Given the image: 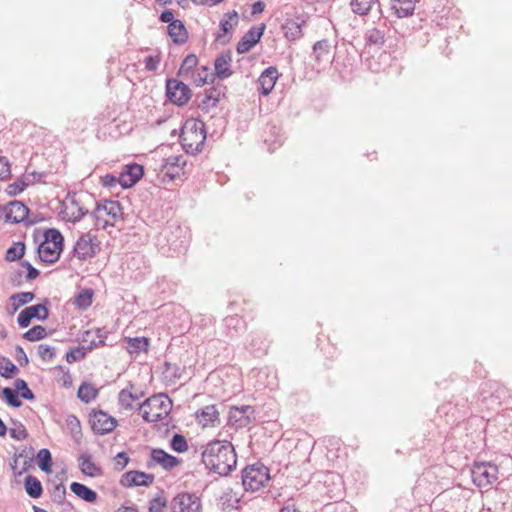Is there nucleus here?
Masks as SVG:
<instances>
[{
    "mask_svg": "<svg viewBox=\"0 0 512 512\" xmlns=\"http://www.w3.org/2000/svg\"><path fill=\"white\" fill-rule=\"evenodd\" d=\"M25 253V245L22 242H16L6 251L5 260L13 262L23 257Z\"/></svg>",
    "mask_w": 512,
    "mask_h": 512,
    "instance_id": "nucleus-35",
    "label": "nucleus"
},
{
    "mask_svg": "<svg viewBox=\"0 0 512 512\" xmlns=\"http://www.w3.org/2000/svg\"><path fill=\"white\" fill-rule=\"evenodd\" d=\"M143 175V167L139 164L126 165L120 173L119 183L124 188L132 187Z\"/></svg>",
    "mask_w": 512,
    "mask_h": 512,
    "instance_id": "nucleus-19",
    "label": "nucleus"
},
{
    "mask_svg": "<svg viewBox=\"0 0 512 512\" xmlns=\"http://www.w3.org/2000/svg\"><path fill=\"white\" fill-rule=\"evenodd\" d=\"M219 413L214 405L205 406L197 415L198 421L204 427L214 426L218 421Z\"/></svg>",
    "mask_w": 512,
    "mask_h": 512,
    "instance_id": "nucleus-27",
    "label": "nucleus"
},
{
    "mask_svg": "<svg viewBox=\"0 0 512 512\" xmlns=\"http://www.w3.org/2000/svg\"><path fill=\"white\" fill-rule=\"evenodd\" d=\"M92 430L99 435L112 432L117 426V420L104 411H94L90 416Z\"/></svg>",
    "mask_w": 512,
    "mask_h": 512,
    "instance_id": "nucleus-12",
    "label": "nucleus"
},
{
    "mask_svg": "<svg viewBox=\"0 0 512 512\" xmlns=\"http://www.w3.org/2000/svg\"><path fill=\"white\" fill-rule=\"evenodd\" d=\"M78 462L83 474L90 477H99L102 475V469L94 463L91 455L87 453L81 454Z\"/></svg>",
    "mask_w": 512,
    "mask_h": 512,
    "instance_id": "nucleus-24",
    "label": "nucleus"
},
{
    "mask_svg": "<svg viewBox=\"0 0 512 512\" xmlns=\"http://www.w3.org/2000/svg\"><path fill=\"white\" fill-rule=\"evenodd\" d=\"M18 372L17 366L8 358H3L0 363V375L3 378H12L13 374Z\"/></svg>",
    "mask_w": 512,
    "mask_h": 512,
    "instance_id": "nucleus-40",
    "label": "nucleus"
},
{
    "mask_svg": "<svg viewBox=\"0 0 512 512\" xmlns=\"http://www.w3.org/2000/svg\"><path fill=\"white\" fill-rule=\"evenodd\" d=\"M70 489L77 497L86 502L93 503L97 499L96 492L81 483L73 482Z\"/></svg>",
    "mask_w": 512,
    "mask_h": 512,
    "instance_id": "nucleus-29",
    "label": "nucleus"
},
{
    "mask_svg": "<svg viewBox=\"0 0 512 512\" xmlns=\"http://www.w3.org/2000/svg\"><path fill=\"white\" fill-rule=\"evenodd\" d=\"M63 236L59 230L51 228L44 232V240L38 247V255L42 262H56L63 250Z\"/></svg>",
    "mask_w": 512,
    "mask_h": 512,
    "instance_id": "nucleus-4",
    "label": "nucleus"
},
{
    "mask_svg": "<svg viewBox=\"0 0 512 512\" xmlns=\"http://www.w3.org/2000/svg\"><path fill=\"white\" fill-rule=\"evenodd\" d=\"M167 32L173 42L176 44H183L188 39V32L181 20L177 19L175 22L170 23V25L167 27Z\"/></svg>",
    "mask_w": 512,
    "mask_h": 512,
    "instance_id": "nucleus-25",
    "label": "nucleus"
},
{
    "mask_svg": "<svg viewBox=\"0 0 512 512\" xmlns=\"http://www.w3.org/2000/svg\"><path fill=\"white\" fill-rule=\"evenodd\" d=\"M160 63L159 57L147 56L144 60L145 68L148 71H155Z\"/></svg>",
    "mask_w": 512,
    "mask_h": 512,
    "instance_id": "nucleus-59",
    "label": "nucleus"
},
{
    "mask_svg": "<svg viewBox=\"0 0 512 512\" xmlns=\"http://www.w3.org/2000/svg\"><path fill=\"white\" fill-rule=\"evenodd\" d=\"M280 512H300L294 504H288L286 506H284Z\"/></svg>",
    "mask_w": 512,
    "mask_h": 512,
    "instance_id": "nucleus-64",
    "label": "nucleus"
},
{
    "mask_svg": "<svg viewBox=\"0 0 512 512\" xmlns=\"http://www.w3.org/2000/svg\"><path fill=\"white\" fill-rule=\"evenodd\" d=\"M15 358L20 366H26L29 363L28 357L21 346H17L15 349Z\"/></svg>",
    "mask_w": 512,
    "mask_h": 512,
    "instance_id": "nucleus-57",
    "label": "nucleus"
},
{
    "mask_svg": "<svg viewBox=\"0 0 512 512\" xmlns=\"http://www.w3.org/2000/svg\"><path fill=\"white\" fill-rule=\"evenodd\" d=\"M191 1L196 5H204V4L216 5V4L221 3L223 0H191Z\"/></svg>",
    "mask_w": 512,
    "mask_h": 512,
    "instance_id": "nucleus-63",
    "label": "nucleus"
},
{
    "mask_svg": "<svg viewBox=\"0 0 512 512\" xmlns=\"http://www.w3.org/2000/svg\"><path fill=\"white\" fill-rule=\"evenodd\" d=\"M202 462L215 474L226 476L236 467L237 457L230 442L215 440L209 442L203 450Z\"/></svg>",
    "mask_w": 512,
    "mask_h": 512,
    "instance_id": "nucleus-1",
    "label": "nucleus"
},
{
    "mask_svg": "<svg viewBox=\"0 0 512 512\" xmlns=\"http://www.w3.org/2000/svg\"><path fill=\"white\" fill-rule=\"evenodd\" d=\"M205 140L204 123L198 120H187L180 135V143L183 149L187 153L196 154L202 150Z\"/></svg>",
    "mask_w": 512,
    "mask_h": 512,
    "instance_id": "nucleus-2",
    "label": "nucleus"
},
{
    "mask_svg": "<svg viewBox=\"0 0 512 512\" xmlns=\"http://www.w3.org/2000/svg\"><path fill=\"white\" fill-rule=\"evenodd\" d=\"M166 94L171 102L177 105L186 104L191 96L189 87L176 79H169L166 83Z\"/></svg>",
    "mask_w": 512,
    "mask_h": 512,
    "instance_id": "nucleus-11",
    "label": "nucleus"
},
{
    "mask_svg": "<svg viewBox=\"0 0 512 512\" xmlns=\"http://www.w3.org/2000/svg\"><path fill=\"white\" fill-rule=\"evenodd\" d=\"M305 23L304 20L286 19L282 25V30L287 40L295 41L302 37V26Z\"/></svg>",
    "mask_w": 512,
    "mask_h": 512,
    "instance_id": "nucleus-23",
    "label": "nucleus"
},
{
    "mask_svg": "<svg viewBox=\"0 0 512 512\" xmlns=\"http://www.w3.org/2000/svg\"><path fill=\"white\" fill-rule=\"evenodd\" d=\"M141 395L132 393L128 389H123L119 393V404L122 408L126 410H131L134 406V403L139 400Z\"/></svg>",
    "mask_w": 512,
    "mask_h": 512,
    "instance_id": "nucleus-34",
    "label": "nucleus"
},
{
    "mask_svg": "<svg viewBox=\"0 0 512 512\" xmlns=\"http://www.w3.org/2000/svg\"><path fill=\"white\" fill-rule=\"evenodd\" d=\"M126 350L130 354H139L140 352H147L149 347V339L146 337H126Z\"/></svg>",
    "mask_w": 512,
    "mask_h": 512,
    "instance_id": "nucleus-26",
    "label": "nucleus"
},
{
    "mask_svg": "<svg viewBox=\"0 0 512 512\" xmlns=\"http://www.w3.org/2000/svg\"><path fill=\"white\" fill-rule=\"evenodd\" d=\"M265 25L261 27H252L248 32L244 34L241 40L238 42L236 50L239 54L248 52L253 46H255L263 35Z\"/></svg>",
    "mask_w": 512,
    "mask_h": 512,
    "instance_id": "nucleus-18",
    "label": "nucleus"
},
{
    "mask_svg": "<svg viewBox=\"0 0 512 512\" xmlns=\"http://www.w3.org/2000/svg\"><path fill=\"white\" fill-rule=\"evenodd\" d=\"M11 174V167L9 160L0 156V181L6 180Z\"/></svg>",
    "mask_w": 512,
    "mask_h": 512,
    "instance_id": "nucleus-53",
    "label": "nucleus"
},
{
    "mask_svg": "<svg viewBox=\"0 0 512 512\" xmlns=\"http://www.w3.org/2000/svg\"><path fill=\"white\" fill-rule=\"evenodd\" d=\"M151 461L154 464H159L165 470H171L180 463L178 458L166 453L162 449H153L151 451Z\"/></svg>",
    "mask_w": 512,
    "mask_h": 512,
    "instance_id": "nucleus-22",
    "label": "nucleus"
},
{
    "mask_svg": "<svg viewBox=\"0 0 512 512\" xmlns=\"http://www.w3.org/2000/svg\"><path fill=\"white\" fill-rule=\"evenodd\" d=\"M114 460L116 468L123 470L129 462V457L125 452H120L115 456Z\"/></svg>",
    "mask_w": 512,
    "mask_h": 512,
    "instance_id": "nucleus-56",
    "label": "nucleus"
},
{
    "mask_svg": "<svg viewBox=\"0 0 512 512\" xmlns=\"http://www.w3.org/2000/svg\"><path fill=\"white\" fill-rule=\"evenodd\" d=\"M384 39V32L377 28L368 29L365 33L366 43L370 45L381 46L384 44Z\"/></svg>",
    "mask_w": 512,
    "mask_h": 512,
    "instance_id": "nucleus-37",
    "label": "nucleus"
},
{
    "mask_svg": "<svg viewBox=\"0 0 512 512\" xmlns=\"http://www.w3.org/2000/svg\"><path fill=\"white\" fill-rule=\"evenodd\" d=\"M278 79V71L275 67L265 69L258 79L260 93L267 96L274 88Z\"/></svg>",
    "mask_w": 512,
    "mask_h": 512,
    "instance_id": "nucleus-20",
    "label": "nucleus"
},
{
    "mask_svg": "<svg viewBox=\"0 0 512 512\" xmlns=\"http://www.w3.org/2000/svg\"><path fill=\"white\" fill-rule=\"evenodd\" d=\"M46 336V329L40 325L34 326L24 333L23 337L30 342L38 341Z\"/></svg>",
    "mask_w": 512,
    "mask_h": 512,
    "instance_id": "nucleus-41",
    "label": "nucleus"
},
{
    "mask_svg": "<svg viewBox=\"0 0 512 512\" xmlns=\"http://www.w3.org/2000/svg\"><path fill=\"white\" fill-rule=\"evenodd\" d=\"M391 8L398 17L403 18L413 14L415 3L413 0H391Z\"/></svg>",
    "mask_w": 512,
    "mask_h": 512,
    "instance_id": "nucleus-28",
    "label": "nucleus"
},
{
    "mask_svg": "<svg viewBox=\"0 0 512 512\" xmlns=\"http://www.w3.org/2000/svg\"><path fill=\"white\" fill-rule=\"evenodd\" d=\"M2 395L4 396L8 404L11 405L12 407L18 408L22 405V402L20 401L16 391H14L13 389L8 387L3 388Z\"/></svg>",
    "mask_w": 512,
    "mask_h": 512,
    "instance_id": "nucleus-45",
    "label": "nucleus"
},
{
    "mask_svg": "<svg viewBox=\"0 0 512 512\" xmlns=\"http://www.w3.org/2000/svg\"><path fill=\"white\" fill-rule=\"evenodd\" d=\"M1 213L5 214V221L9 223H24L25 226H31L38 222L36 218L29 216V209L23 202L14 200L6 205H0Z\"/></svg>",
    "mask_w": 512,
    "mask_h": 512,
    "instance_id": "nucleus-7",
    "label": "nucleus"
},
{
    "mask_svg": "<svg viewBox=\"0 0 512 512\" xmlns=\"http://www.w3.org/2000/svg\"><path fill=\"white\" fill-rule=\"evenodd\" d=\"M9 434H10V437L17 440V441H21V440H24L27 438L28 436V432H27V429L25 428V426L21 423H14L13 427H11L9 429Z\"/></svg>",
    "mask_w": 512,
    "mask_h": 512,
    "instance_id": "nucleus-43",
    "label": "nucleus"
},
{
    "mask_svg": "<svg viewBox=\"0 0 512 512\" xmlns=\"http://www.w3.org/2000/svg\"><path fill=\"white\" fill-rule=\"evenodd\" d=\"M32 316L38 320H45L48 317V309L45 305L37 304L27 307Z\"/></svg>",
    "mask_w": 512,
    "mask_h": 512,
    "instance_id": "nucleus-50",
    "label": "nucleus"
},
{
    "mask_svg": "<svg viewBox=\"0 0 512 512\" xmlns=\"http://www.w3.org/2000/svg\"><path fill=\"white\" fill-rule=\"evenodd\" d=\"M96 226L106 228L113 226L114 223L122 217V208L118 201L105 200L97 204L94 211Z\"/></svg>",
    "mask_w": 512,
    "mask_h": 512,
    "instance_id": "nucleus-5",
    "label": "nucleus"
},
{
    "mask_svg": "<svg viewBox=\"0 0 512 512\" xmlns=\"http://www.w3.org/2000/svg\"><path fill=\"white\" fill-rule=\"evenodd\" d=\"M166 499L163 496H157L150 502L149 512H163L164 507L166 506Z\"/></svg>",
    "mask_w": 512,
    "mask_h": 512,
    "instance_id": "nucleus-52",
    "label": "nucleus"
},
{
    "mask_svg": "<svg viewBox=\"0 0 512 512\" xmlns=\"http://www.w3.org/2000/svg\"><path fill=\"white\" fill-rule=\"evenodd\" d=\"M171 512H202L199 497L191 493L177 494L170 504Z\"/></svg>",
    "mask_w": 512,
    "mask_h": 512,
    "instance_id": "nucleus-10",
    "label": "nucleus"
},
{
    "mask_svg": "<svg viewBox=\"0 0 512 512\" xmlns=\"http://www.w3.org/2000/svg\"><path fill=\"white\" fill-rule=\"evenodd\" d=\"M172 409V401L167 395L157 394L140 404L139 410L146 422H158L166 419Z\"/></svg>",
    "mask_w": 512,
    "mask_h": 512,
    "instance_id": "nucleus-3",
    "label": "nucleus"
},
{
    "mask_svg": "<svg viewBox=\"0 0 512 512\" xmlns=\"http://www.w3.org/2000/svg\"><path fill=\"white\" fill-rule=\"evenodd\" d=\"M265 9V3L263 1H257L252 5V15L260 14Z\"/></svg>",
    "mask_w": 512,
    "mask_h": 512,
    "instance_id": "nucleus-62",
    "label": "nucleus"
},
{
    "mask_svg": "<svg viewBox=\"0 0 512 512\" xmlns=\"http://www.w3.org/2000/svg\"><path fill=\"white\" fill-rule=\"evenodd\" d=\"M154 476L140 471H128L120 479V484L124 487L149 486L153 483Z\"/></svg>",
    "mask_w": 512,
    "mask_h": 512,
    "instance_id": "nucleus-17",
    "label": "nucleus"
},
{
    "mask_svg": "<svg viewBox=\"0 0 512 512\" xmlns=\"http://www.w3.org/2000/svg\"><path fill=\"white\" fill-rule=\"evenodd\" d=\"M197 62H198V59H197L196 55H194V54L187 55L184 58L182 65L180 67V73L186 74V73L190 72L197 65Z\"/></svg>",
    "mask_w": 512,
    "mask_h": 512,
    "instance_id": "nucleus-48",
    "label": "nucleus"
},
{
    "mask_svg": "<svg viewBox=\"0 0 512 512\" xmlns=\"http://www.w3.org/2000/svg\"><path fill=\"white\" fill-rule=\"evenodd\" d=\"M39 468L44 472L51 471V453L48 449H40L37 453Z\"/></svg>",
    "mask_w": 512,
    "mask_h": 512,
    "instance_id": "nucleus-38",
    "label": "nucleus"
},
{
    "mask_svg": "<svg viewBox=\"0 0 512 512\" xmlns=\"http://www.w3.org/2000/svg\"><path fill=\"white\" fill-rule=\"evenodd\" d=\"M34 317L32 316L31 312L29 311L28 308H25L23 309L19 315H18V318H17V322L19 324L20 327L22 328H26L29 326L31 320L33 319Z\"/></svg>",
    "mask_w": 512,
    "mask_h": 512,
    "instance_id": "nucleus-54",
    "label": "nucleus"
},
{
    "mask_svg": "<svg viewBox=\"0 0 512 512\" xmlns=\"http://www.w3.org/2000/svg\"><path fill=\"white\" fill-rule=\"evenodd\" d=\"M254 409L250 405L233 407L229 411L228 424L236 429L247 427L253 420Z\"/></svg>",
    "mask_w": 512,
    "mask_h": 512,
    "instance_id": "nucleus-13",
    "label": "nucleus"
},
{
    "mask_svg": "<svg viewBox=\"0 0 512 512\" xmlns=\"http://www.w3.org/2000/svg\"><path fill=\"white\" fill-rule=\"evenodd\" d=\"M209 71L208 68L203 66L200 70H198L196 76L194 77V83L197 86H202L208 82Z\"/></svg>",
    "mask_w": 512,
    "mask_h": 512,
    "instance_id": "nucleus-55",
    "label": "nucleus"
},
{
    "mask_svg": "<svg viewBox=\"0 0 512 512\" xmlns=\"http://www.w3.org/2000/svg\"><path fill=\"white\" fill-rule=\"evenodd\" d=\"M29 185V182L24 178L18 179L15 182L9 184L6 188V192L10 196H16L24 191V189Z\"/></svg>",
    "mask_w": 512,
    "mask_h": 512,
    "instance_id": "nucleus-42",
    "label": "nucleus"
},
{
    "mask_svg": "<svg viewBox=\"0 0 512 512\" xmlns=\"http://www.w3.org/2000/svg\"><path fill=\"white\" fill-rule=\"evenodd\" d=\"M93 293L89 289L82 290L75 298L74 304L81 309L89 307L92 303Z\"/></svg>",
    "mask_w": 512,
    "mask_h": 512,
    "instance_id": "nucleus-39",
    "label": "nucleus"
},
{
    "mask_svg": "<svg viewBox=\"0 0 512 512\" xmlns=\"http://www.w3.org/2000/svg\"><path fill=\"white\" fill-rule=\"evenodd\" d=\"M232 55L231 52H223L217 56L214 62L215 73L221 79H226L232 75L231 69Z\"/></svg>",
    "mask_w": 512,
    "mask_h": 512,
    "instance_id": "nucleus-21",
    "label": "nucleus"
},
{
    "mask_svg": "<svg viewBox=\"0 0 512 512\" xmlns=\"http://www.w3.org/2000/svg\"><path fill=\"white\" fill-rule=\"evenodd\" d=\"M160 20L164 23H168V25H170V23H173L175 22L177 19L174 18V13L173 11L171 10H165L161 13L160 15Z\"/></svg>",
    "mask_w": 512,
    "mask_h": 512,
    "instance_id": "nucleus-61",
    "label": "nucleus"
},
{
    "mask_svg": "<svg viewBox=\"0 0 512 512\" xmlns=\"http://www.w3.org/2000/svg\"><path fill=\"white\" fill-rule=\"evenodd\" d=\"M97 236L92 231L82 234L74 245V255L79 260L92 258L99 251Z\"/></svg>",
    "mask_w": 512,
    "mask_h": 512,
    "instance_id": "nucleus-9",
    "label": "nucleus"
},
{
    "mask_svg": "<svg viewBox=\"0 0 512 512\" xmlns=\"http://www.w3.org/2000/svg\"><path fill=\"white\" fill-rule=\"evenodd\" d=\"M9 281L13 286H20L23 282V271L16 270L11 273Z\"/></svg>",
    "mask_w": 512,
    "mask_h": 512,
    "instance_id": "nucleus-60",
    "label": "nucleus"
},
{
    "mask_svg": "<svg viewBox=\"0 0 512 512\" xmlns=\"http://www.w3.org/2000/svg\"><path fill=\"white\" fill-rule=\"evenodd\" d=\"M375 2L376 0H352L351 8L355 14L363 16L369 13Z\"/></svg>",
    "mask_w": 512,
    "mask_h": 512,
    "instance_id": "nucleus-36",
    "label": "nucleus"
},
{
    "mask_svg": "<svg viewBox=\"0 0 512 512\" xmlns=\"http://www.w3.org/2000/svg\"><path fill=\"white\" fill-rule=\"evenodd\" d=\"M35 298L32 292H20L9 297L11 313H15L21 306L31 302Z\"/></svg>",
    "mask_w": 512,
    "mask_h": 512,
    "instance_id": "nucleus-30",
    "label": "nucleus"
},
{
    "mask_svg": "<svg viewBox=\"0 0 512 512\" xmlns=\"http://www.w3.org/2000/svg\"><path fill=\"white\" fill-rule=\"evenodd\" d=\"M269 479L268 468L262 464L248 466L242 472V484L247 491H258Z\"/></svg>",
    "mask_w": 512,
    "mask_h": 512,
    "instance_id": "nucleus-6",
    "label": "nucleus"
},
{
    "mask_svg": "<svg viewBox=\"0 0 512 512\" xmlns=\"http://www.w3.org/2000/svg\"><path fill=\"white\" fill-rule=\"evenodd\" d=\"M171 448L178 453L185 452L188 449L185 437L180 434H175L171 440Z\"/></svg>",
    "mask_w": 512,
    "mask_h": 512,
    "instance_id": "nucleus-46",
    "label": "nucleus"
},
{
    "mask_svg": "<svg viewBox=\"0 0 512 512\" xmlns=\"http://www.w3.org/2000/svg\"><path fill=\"white\" fill-rule=\"evenodd\" d=\"M66 424L73 438L77 439L81 435V424L79 419L74 415H69Z\"/></svg>",
    "mask_w": 512,
    "mask_h": 512,
    "instance_id": "nucleus-44",
    "label": "nucleus"
},
{
    "mask_svg": "<svg viewBox=\"0 0 512 512\" xmlns=\"http://www.w3.org/2000/svg\"><path fill=\"white\" fill-rule=\"evenodd\" d=\"M85 354L84 349L78 347L67 351L65 358L68 363H74L82 360L85 357Z\"/></svg>",
    "mask_w": 512,
    "mask_h": 512,
    "instance_id": "nucleus-51",
    "label": "nucleus"
},
{
    "mask_svg": "<svg viewBox=\"0 0 512 512\" xmlns=\"http://www.w3.org/2000/svg\"><path fill=\"white\" fill-rule=\"evenodd\" d=\"M21 266L27 269L26 279L28 281L34 280L38 277L39 271L34 268L28 261H22Z\"/></svg>",
    "mask_w": 512,
    "mask_h": 512,
    "instance_id": "nucleus-58",
    "label": "nucleus"
},
{
    "mask_svg": "<svg viewBox=\"0 0 512 512\" xmlns=\"http://www.w3.org/2000/svg\"><path fill=\"white\" fill-rule=\"evenodd\" d=\"M471 476L476 486L485 488L498 479V467L490 462H475L471 469Z\"/></svg>",
    "mask_w": 512,
    "mask_h": 512,
    "instance_id": "nucleus-8",
    "label": "nucleus"
},
{
    "mask_svg": "<svg viewBox=\"0 0 512 512\" xmlns=\"http://www.w3.org/2000/svg\"><path fill=\"white\" fill-rule=\"evenodd\" d=\"M14 386L17 391L21 392V397L26 400L34 398L33 392L28 388L27 383L23 379H16Z\"/></svg>",
    "mask_w": 512,
    "mask_h": 512,
    "instance_id": "nucleus-47",
    "label": "nucleus"
},
{
    "mask_svg": "<svg viewBox=\"0 0 512 512\" xmlns=\"http://www.w3.org/2000/svg\"><path fill=\"white\" fill-rule=\"evenodd\" d=\"M97 394L98 390L89 383H83L80 385L77 392L78 398L84 403H89L94 400L97 397Z\"/></svg>",
    "mask_w": 512,
    "mask_h": 512,
    "instance_id": "nucleus-33",
    "label": "nucleus"
},
{
    "mask_svg": "<svg viewBox=\"0 0 512 512\" xmlns=\"http://www.w3.org/2000/svg\"><path fill=\"white\" fill-rule=\"evenodd\" d=\"M86 212L87 210L80 205L79 201H77L74 196H69L63 201L61 215L66 221L77 222L86 214Z\"/></svg>",
    "mask_w": 512,
    "mask_h": 512,
    "instance_id": "nucleus-15",
    "label": "nucleus"
},
{
    "mask_svg": "<svg viewBox=\"0 0 512 512\" xmlns=\"http://www.w3.org/2000/svg\"><path fill=\"white\" fill-rule=\"evenodd\" d=\"M38 355L44 361H50L55 356V349L47 344H40L38 346Z\"/></svg>",
    "mask_w": 512,
    "mask_h": 512,
    "instance_id": "nucleus-49",
    "label": "nucleus"
},
{
    "mask_svg": "<svg viewBox=\"0 0 512 512\" xmlns=\"http://www.w3.org/2000/svg\"><path fill=\"white\" fill-rule=\"evenodd\" d=\"M186 161L181 155H172L163 159L161 164V172L171 180L179 177L183 173Z\"/></svg>",
    "mask_w": 512,
    "mask_h": 512,
    "instance_id": "nucleus-16",
    "label": "nucleus"
},
{
    "mask_svg": "<svg viewBox=\"0 0 512 512\" xmlns=\"http://www.w3.org/2000/svg\"><path fill=\"white\" fill-rule=\"evenodd\" d=\"M239 23V16L237 11L232 10L224 14L223 19L220 21V33L217 34L216 40L225 44L229 42L233 29Z\"/></svg>",
    "mask_w": 512,
    "mask_h": 512,
    "instance_id": "nucleus-14",
    "label": "nucleus"
},
{
    "mask_svg": "<svg viewBox=\"0 0 512 512\" xmlns=\"http://www.w3.org/2000/svg\"><path fill=\"white\" fill-rule=\"evenodd\" d=\"M330 53V44L328 40L317 41L313 46V56L319 64L328 61Z\"/></svg>",
    "mask_w": 512,
    "mask_h": 512,
    "instance_id": "nucleus-31",
    "label": "nucleus"
},
{
    "mask_svg": "<svg viewBox=\"0 0 512 512\" xmlns=\"http://www.w3.org/2000/svg\"><path fill=\"white\" fill-rule=\"evenodd\" d=\"M25 490L31 498H39L42 494L41 482L34 476L28 475L24 482Z\"/></svg>",
    "mask_w": 512,
    "mask_h": 512,
    "instance_id": "nucleus-32",
    "label": "nucleus"
}]
</instances>
